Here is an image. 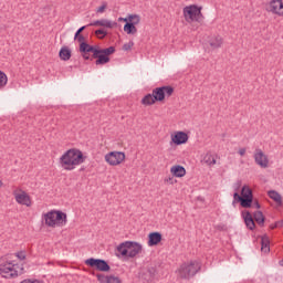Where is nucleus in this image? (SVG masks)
<instances>
[{"label": "nucleus", "mask_w": 283, "mask_h": 283, "mask_svg": "<svg viewBox=\"0 0 283 283\" xmlns=\"http://www.w3.org/2000/svg\"><path fill=\"white\" fill-rule=\"evenodd\" d=\"M87 160V156L83 155V151L77 148H71L66 150L60 158V165L66 171L75 169L76 165H83Z\"/></svg>", "instance_id": "f257e3e1"}, {"label": "nucleus", "mask_w": 283, "mask_h": 283, "mask_svg": "<svg viewBox=\"0 0 283 283\" xmlns=\"http://www.w3.org/2000/svg\"><path fill=\"white\" fill-rule=\"evenodd\" d=\"M143 251V245L136 241H125L116 247L117 258H136Z\"/></svg>", "instance_id": "f03ea898"}, {"label": "nucleus", "mask_w": 283, "mask_h": 283, "mask_svg": "<svg viewBox=\"0 0 283 283\" xmlns=\"http://www.w3.org/2000/svg\"><path fill=\"white\" fill-rule=\"evenodd\" d=\"M25 273V268L23 264L6 262L0 264V275L6 280H13L14 277H19V275H23Z\"/></svg>", "instance_id": "7ed1b4c3"}, {"label": "nucleus", "mask_w": 283, "mask_h": 283, "mask_svg": "<svg viewBox=\"0 0 283 283\" xmlns=\"http://www.w3.org/2000/svg\"><path fill=\"white\" fill-rule=\"evenodd\" d=\"M202 271V263L199 261H190L182 263L178 269V274L181 280H191V277H196L197 273Z\"/></svg>", "instance_id": "20e7f679"}, {"label": "nucleus", "mask_w": 283, "mask_h": 283, "mask_svg": "<svg viewBox=\"0 0 283 283\" xmlns=\"http://www.w3.org/2000/svg\"><path fill=\"white\" fill-rule=\"evenodd\" d=\"M235 202H239L242 209H251L253 207V190L249 186H243L241 195L238 191L233 193L232 205Z\"/></svg>", "instance_id": "39448f33"}, {"label": "nucleus", "mask_w": 283, "mask_h": 283, "mask_svg": "<svg viewBox=\"0 0 283 283\" xmlns=\"http://www.w3.org/2000/svg\"><path fill=\"white\" fill-rule=\"evenodd\" d=\"M241 216L244 220L245 227L250 231L255 229V222L259 227H264V222H266V217H264V213L260 210L255 211L253 214H251V211L245 210L241 212Z\"/></svg>", "instance_id": "423d86ee"}, {"label": "nucleus", "mask_w": 283, "mask_h": 283, "mask_svg": "<svg viewBox=\"0 0 283 283\" xmlns=\"http://www.w3.org/2000/svg\"><path fill=\"white\" fill-rule=\"evenodd\" d=\"M46 227H65L67 224V213L61 210H51L44 214Z\"/></svg>", "instance_id": "0eeeda50"}, {"label": "nucleus", "mask_w": 283, "mask_h": 283, "mask_svg": "<svg viewBox=\"0 0 283 283\" xmlns=\"http://www.w3.org/2000/svg\"><path fill=\"white\" fill-rule=\"evenodd\" d=\"M184 17L187 23H202L205 21V15H202V7L196 4L188 6L184 8Z\"/></svg>", "instance_id": "6e6552de"}, {"label": "nucleus", "mask_w": 283, "mask_h": 283, "mask_svg": "<svg viewBox=\"0 0 283 283\" xmlns=\"http://www.w3.org/2000/svg\"><path fill=\"white\" fill-rule=\"evenodd\" d=\"M119 22H124V32L126 34H136L138 29L136 25L140 23V17L138 14H128L126 18H118Z\"/></svg>", "instance_id": "1a4fd4ad"}, {"label": "nucleus", "mask_w": 283, "mask_h": 283, "mask_svg": "<svg viewBox=\"0 0 283 283\" xmlns=\"http://www.w3.org/2000/svg\"><path fill=\"white\" fill-rule=\"evenodd\" d=\"M84 264L102 273H109L112 271V266H109V263L104 259L90 258L84 261Z\"/></svg>", "instance_id": "9d476101"}, {"label": "nucleus", "mask_w": 283, "mask_h": 283, "mask_svg": "<svg viewBox=\"0 0 283 283\" xmlns=\"http://www.w3.org/2000/svg\"><path fill=\"white\" fill-rule=\"evenodd\" d=\"M98 45H91L90 43L80 44V53L83 56L84 61H90V54L92 53L93 59L98 61Z\"/></svg>", "instance_id": "9b49d317"}, {"label": "nucleus", "mask_w": 283, "mask_h": 283, "mask_svg": "<svg viewBox=\"0 0 283 283\" xmlns=\"http://www.w3.org/2000/svg\"><path fill=\"white\" fill-rule=\"evenodd\" d=\"M114 52H116V48L114 46L106 49H101V46H98V56L95 61V65H106V63H109V56H112Z\"/></svg>", "instance_id": "f8f14e48"}, {"label": "nucleus", "mask_w": 283, "mask_h": 283, "mask_svg": "<svg viewBox=\"0 0 283 283\" xmlns=\"http://www.w3.org/2000/svg\"><path fill=\"white\" fill-rule=\"evenodd\" d=\"M105 160L112 167H116V165H120L125 160V153L123 151H111L105 155Z\"/></svg>", "instance_id": "ddd939ff"}, {"label": "nucleus", "mask_w": 283, "mask_h": 283, "mask_svg": "<svg viewBox=\"0 0 283 283\" xmlns=\"http://www.w3.org/2000/svg\"><path fill=\"white\" fill-rule=\"evenodd\" d=\"M254 161L262 169H266V167H269V157H266L264 151L260 148H256L254 151Z\"/></svg>", "instance_id": "4468645a"}, {"label": "nucleus", "mask_w": 283, "mask_h": 283, "mask_svg": "<svg viewBox=\"0 0 283 283\" xmlns=\"http://www.w3.org/2000/svg\"><path fill=\"white\" fill-rule=\"evenodd\" d=\"M156 277H158V270L154 266L147 268L140 273V280H144V282L151 283Z\"/></svg>", "instance_id": "2eb2a0df"}, {"label": "nucleus", "mask_w": 283, "mask_h": 283, "mask_svg": "<svg viewBox=\"0 0 283 283\" xmlns=\"http://www.w3.org/2000/svg\"><path fill=\"white\" fill-rule=\"evenodd\" d=\"M189 142V135L182 130L175 132L171 135V143L172 145H186Z\"/></svg>", "instance_id": "dca6fc26"}, {"label": "nucleus", "mask_w": 283, "mask_h": 283, "mask_svg": "<svg viewBox=\"0 0 283 283\" xmlns=\"http://www.w3.org/2000/svg\"><path fill=\"white\" fill-rule=\"evenodd\" d=\"M20 191V193L13 192V196L18 205H24V207H32V199L30 198V195H28V192L23 190Z\"/></svg>", "instance_id": "f3484780"}, {"label": "nucleus", "mask_w": 283, "mask_h": 283, "mask_svg": "<svg viewBox=\"0 0 283 283\" xmlns=\"http://www.w3.org/2000/svg\"><path fill=\"white\" fill-rule=\"evenodd\" d=\"M268 10L272 12V14L283 17V0H271Z\"/></svg>", "instance_id": "a211bd4d"}, {"label": "nucleus", "mask_w": 283, "mask_h": 283, "mask_svg": "<svg viewBox=\"0 0 283 283\" xmlns=\"http://www.w3.org/2000/svg\"><path fill=\"white\" fill-rule=\"evenodd\" d=\"M88 25H94L95 28H108L109 30H112L114 28H118V22H112L107 19H102L91 22Z\"/></svg>", "instance_id": "6ab92c4d"}, {"label": "nucleus", "mask_w": 283, "mask_h": 283, "mask_svg": "<svg viewBox=\"0 0 283 283\" xmlns=\"http://www.w3.org/2000/svg\"><path fill=\"white\" fill-rule=\"evenodd\" d=\"M97 281L99 283H123V281L120 280V277L115 276L113 274L111 275H105L103 273H97L96 274Z\"/></svg>", "instance_id": "aec40b11"}, {"label": "nucleus", "mask_w": 283, "mask_h": 283, "mask_svg": "<svg viewBox=\"0 0 283 283\" xmlns=\"http://www.w3.org/2000/svg\"><path fill=\"white\" fill-rule=\"evenodd\" d=\"M163 242V233L156 231L148 234V247H158Z\"/></svg>", "instance_id": "412c9836"}, {"label": "nucleus", "mask_w": 283, "mask_h": 283, "mask_svg": "<svg viewBox=\"0 0 283 283\" xmlns=\"http://www.w3.org/2000/svg\"><path fill=\"white\" fill-rule=\"evenodd\" d=\"M170 174H172L175 178H185L187 175V169H185L181 165H175L170 168Z\"/></svg>", "instance_id": "4be33fe9"}, {"label": "nucleus", "mask_w": 283, "mask_h": 283, "mask_svg": "<svg viewBox=\"0 0 283 283\" xmlns=\"http://www.w3.org/2000/svg\"><path fill=\"white\" fill-rule=\"evenodd\" d=\"M153 97L156 103H163V101H165V91L163 90V86L153 90Z\"/></svg>", "instance_id": "5701e85b"}, {"label": "nucleus", "mask_w": 283, "mask_h": 283, "mask_svg": "<svg viewBox=\"0 0 283 283\" xmlns=\"http://www.w3.org/2000/svg\"><path fill=\"white\" fill-rule=\"evenodd\" d=\"M59 56L61 61H70V59H72V50H70L69 46H62Z\"/></svg>", "instance_id": "b1692460"}, {"label": "nucleus", "mask_w": 283, "mask_h": 283, "mask_svg": "<svg viewBox=\"0 0 283 283\" xmlns=\"http://www.w3.org/2000/svg\"><path fill=\"white\" fill-rule=\"evenodd\" d=\"M268 196H269V198H271V200L276 202V205H279V207H282V195H280V192H277L275 190H270L268 192Z\"/></svg>", "instance_id": "393cba45"}, {"label": "nucleus", "mask_w": 283, "mask_h": 283, "mask_svg": "<svg viewBox=\"0 0 283 283\" xmlns=\"http://www.w3.org/2000/svg\"><path fill=\"white\" fill-rule=\"evenodd\" d=\"M261 251H263V253L271 251V240H269L266 235L261 238Z\"/></svg>", "instance_id": "a878e982"}, {"label": "nucleus", "mask_w": 283, "mask_h": 283, "mask_svg": "<svg viewBox=\"0 0 283 283\" xmlns=\"http://www.w3.org/2000/svg\"><path fill=\"white\" fill-rule=\"evenodd\" d=\"M210 48L212 50H218V48H222V36L218 35L209 41Z\"/></svg>", "instance_id": "bb28decb"}, {"label": "nucleus", "mask_w": 283, "mask_h": 283, "mask_svg": "<svg viewBox=\"0 0 283 283\" xmlns=\"http://www.w3.org/2000/svg\"><path fill=\"white\" fill-rule=\"evenodd\" d=\"M155 103L154 93L145 95L142 99V105H154Z\"/></svg>", "instance_id": "cd10ccee"}, {"label": "nucleus", "mask_w": 283, "mask_h": 283, "mask_svg": "<svg viewBox=\"0 0 283 283\" xmlns=\"http://www.w3.org/2000/svg\"><path fill=\"white\" fill-rule=\"evenodd\" d=\"M202 161L208 165L209 167H211V165H216V157H213V155H211V153H207L202 159Z\"/></svg>", "instance_id": "c85d7f7f"}, {"label": "nucleus", "mask_w": 283, "mask_h": 283, "mask_svg": "<svg viewBox=\"0 0 283 283\" xmlns=\"http://www.w3.org/2000/svg\"><path fill=\"white\" fill-rule=\"evenodd\" d=\"M8 85V75H6V72L0 71V88L6 87Z\"/></svg>", "instance_id": "c756f323"}, {"label": "nucleus", "mask_w": 283, "mask_h": 283, "mask_svg": "<svg viewBox=\"0 0 283 283\" xmlns=\"http://www.w3.org/2000/svg\"><path fill=\"white\" fill-rule=\"evenodd\" d=\"M164 96H171L174 94V86H161Z\"/></svg>", "instance_id": "7c9ffc66"}, {"label": "nucleus", "mask_w": 283, "mask_h": 283, "mask_svg": "<svg viewBox=\"0 0 283 283\" xmlns=\"http://www.w3.org/2000/svg\"><path fill=\"white\" fill-rule=\"evenodd\" d=\"M95 35L99 36L101 40L105 39L107 36V31L105 29H97L95 31Z\"/></svg>", "instance_id": "2f4dec72"}, {"label": "nucleus", "mask_w": 283, "mask_h": 283, "mask_svg": "<svg viewBox=\"0 0 283 283\" xmlns=\"http://www.w3.org/2000/svg\"><path fill=\"white\" fill-rule=\"evenodd\" d=\"M107 10V2H103L101 7L96 9L97 14H103Z\"/></svg>", "instance_id": "473e14b6"}, {"label": "nucleus", "mask_w": 283, "mask_h": 283, "mask_svg": "<svg viewBox=\"0 0 283 283\" xmlns=\"http://www.w3.org/2000/svg\"><path fill=\"white\" fill-rule=\"evenodd\" d=\"M175 176H170L166 179H164V182H166L167 185H176V182H178V180H176V178H174Z\"/></svg>", "instance_id": "72a5a7b5"}, {"label": "nucleus", "mask_w": 283, "mask_h": 283, "mask_svg": "<svg viewBox=\"0 0 283 283\" xmlns=\"http://www.w3.org/2000/svg\"><path fill=\"white\" fill-rule=\"evenodd\" d=\"M74 41H78L80 42V45H83V43H87L85 41V36L83 34H80V35H74Z\"/></svg>", "instance_id": "f704fd0d"}, {"label": "nucleus", "mask_w": 283, "mask_h": 283, "mask_svg": "<svg viewBox=\"0 0 283 283\" xmlns=\"http://www.w3.org/2000/svg\"><path fill=\"white\" fill-rule=\"evenodd\" d=\"M132 48H134V41H129L128 43H125L123 45L124 52H129V50H132Z\"/></svg>", "instance_id": "c9c22d12"}, {"label": "nucleus", "mask_w": 283, "mask_h": 283, "mask_svg": "<svg viewBox=\"0 0 283 283\" xmlns=\"http://www.w3.org/2000/svg\"><path fill=\"white\" fill-rule=\"evenodd\" d=\"M18 260H25L27 255L24 251H20L15 253Z\"/></svg>", "instance_id": "e433bc0d"}, {"label": "nucleus", "mask_w": 283, "mask_h": 283, "mask_svg": "<svg viewBox=\"0 0 283 283\" xmlns=\"http://www.w3.org/2000/svg\"><path fill=\"white\" fill-rule=\"evenodd\" d=\"M87 28H90V24L81 27V28L75 32V35L78 36V35H81V34H83V31L86 30Z\"/></svg>", "instance_id": "4c0bfd02"}, {"label": "nucleus", "mask_w": 283, "mask_h": 283, "mask_svg": "<svg viewBox=\"0 0 283 283\" xmlns=\"http://www.w3.org/2000/svg\"><path fill=\"white\" fill-rule=\"evenodd\" d=\"M252 205H254L255 209H262V206L260 205V201H258V199H253Z\"/></svg>", "instance_id": "58836bf2"}, {"label": "nucleus", "mask_w": 283, "mask_h": 283, "mask_svg": "<svg viewBox=\"0 0 283 283\" xmlns=\"http://www.w3.org/2000/svg\"><path fill=\"white\" fill-rule=\"evenodd\" d=\"M239 154L240 156H244V154H247V148H240Z\"/></svg>", "instance_id": "ea45409f"}, {"label": "nucleus", "mask_w": 283, "mask_h": 283, "mask_svg": "<svg viewBox=\"0 0 283 283\" xmlns=\"http://www.w3.org/2000/svg\"><path fill=\"white\" fill-rule=\"evenodd\" d=\"M280 266H283V259L279 262Z\"/></svg>", "instance_id": "a19ab883"}, {"label": "nucleus", "mask_w": 283, "mask_h": 283, "mask_svg": "<svg viewBox=\"0 0 283 283\" xmlns=\"http://www.w3.org/2000/svg\"><path fill=\"white\" fill-rule=\"evenodd\" d=\"M0 187H3V181L0 180Z\"/></svg>", "instance_id": "79ce46f5"}, {"label": "nucleus", "mask_w": 283, "mask_h": 283, "mask_svg": "<svg viewBox=\"0 0 283 283\" xmlns=\"http://www.w3.org/2000/svg\"><path fill=\"white\" fill-rule=\"evenodd\" d=\"M81 171H85V168H81Z\"/></svg>", "instance_id": "37998d69"}, {"label": "nucleus", "mask_w": 283, "mask_h": 283, "mask_svg": "<svg viewBox=\"0 0 283 283\" xmlns=\"http://www.w3.org/2000/svg\"><path fill=\"white\" fill-rule=\"evenodd\" d=\"M92 275H96V273L92 272Z\"/></svg>", "instance_id": "c03bdc74"}]
</instances>
